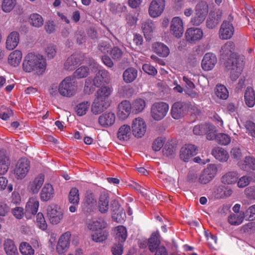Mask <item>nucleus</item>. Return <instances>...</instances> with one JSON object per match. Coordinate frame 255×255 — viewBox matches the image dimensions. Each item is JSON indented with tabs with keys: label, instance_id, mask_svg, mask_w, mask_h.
Listing matches in <instances>:
<instances>
[{
	"label": "nucleus",
	"instance_id": "nucleus-7",
	"mask_svg": "<svg viewBox=\"0 0 255 255\" xmlns=\"http://www.w3.org/2000/svg\"><path fill=\"white\" fill-rule=\"evenodd\" d=\"M47 214L50 222L53 225H57L63 218V213L55 205H49L47 209Z\"/></svg>",
	"mask_w": 255,
	"mask_h": 255
},
{
	"label": "nucleus",
	"instance_id": "nucleus-59",
	"mask_svg": "<svg viewBox=\"0 0 255 255\" xmlns=\"http://www.w3.org/2000/svg\"><path fill=\"white\" fill-rule=\"evenodd\" d=\"M241 231L249 234L254 233L255 232V222H249L245 224L242 227Z\"/></svg>",
	"mask_w": 255,
	"mask_h": 255
},
{
	"label": "nucleus",
	"instance_id": "nucleus-32",
	"mask_svg": "<svg viewBox=\"0 0 255 255\" xmlns=\"http://www.w3.org/2000/svg\"><path fill=\"white\" fill-rule=\"evenodd\" d=\"M152 48L154 52L161 57H166L169 54L168 47L162 43L156 42L154 43Z\"/></svg>",
	"mask_w": 255,
	"mask_h": 255
},
{
	"label": "nucleus",
	"instance_id": "nucleus-3",
	"mask_svg": "<svg viewBox=\"0 0 255 255\" xmlns=\"http://www.w3.org/2000/svg\"><path fill=\"white\" fill-rule=\"evenodd\" d=\"M244 63L243 58H234L227 60L226 68L230 71V78L233 82L236 81L241 74Z\"/></svg>",
	"mask_w": 255,
	"mask_h": 255
},
{
	"label": "nucleus",
	"instance_id": "nucleus-34",
	"mask_svg": "<svg viewBox=\"0 0 255 255\" xmlns=\"http://www.w3.org/2000/svg\"><path fill=\"white\" fill-rule=\"evenodd\" d=\"M212 152L217 159L222 162L227 161L229 157L228 152L222 147H215Z\"/></svg>",
	"mask_w": 255,
	"mask_h": 255
},
{
	"label": "nucleus",
	"instance_id": "nucleus-14",
	"mask_svg": "<svg viewBox=\"0 0 255 255\" xmlns=\"http://www.w3.org/2000/svg\"><path fill=\"white\" fill-rule=\"evenodd\" d=\"M235 44L232 41L227 42L222 47L220 51L221 55L223 59H229L241 58L234 53Z\"/></svg>",
	"mask_w": 255,
	"mask_h": 255
},
{
	"label": "nucleus",
	"instance_id": "nucleus-19",
	"mask_svg": "<svg viewBox=\"0 0 255 255\" xmlns=\"http://www.w3.org/2000/svg\"><path fill=\"white\" fill-rule=\"evenodd\" d=\"M96 203L94 195L92 193H87L82 205V211L85 213H90L95 209Z\"/></svg>",
	"mask_w": 255,
	"mask_h": 255
},
{
	"label": "nucleus",
	"instance_id": "nucleus-58",
	"mask_svg": "<svg viewBox=\"0 0 255 255\" xmlns=\"http://www.w3.org/2000/svg\"><path fill=\"white\" fill-rule=\"evenodd\" d=\"M133 92V90L129 85L122 87L119 91L120 94L122 96L127 98L131 96Z\"/></svg>",
	"mask_w": 255,
	"mask_h": 255
},
{
	"label": "nucleus",
	"instance_id": "nucleus-4",
	"mask_svg": "<svg viewBox=\"0 0 255 255\" xmlns=\"http://www.w3.org/2000/svg\"><path fill=\"white\" fill-rule=\"evenodd\" d=\"M168 110L169 106L166 103H155L151 106V116L155 121H160L166 116Z\"/></svg>",
	"mask_w": 255,
	"mask_h": 255
},
{
	"label": "nucleus",
	"instance_id": "nucleus-1",
	"mask_svg": "<svg viewBox=\"0 0 255 255\" xmlns=\"http://www.w3.org/2000/svg\"><path fill=\"white\" fill-rule=\"evenodd\" d=\"M46 67V60L43 56L32 52L25 56L22 63L24 71L28 73L34 72L38 75L42 74Z\"/></svg>",
	"mask_w": 255,
	"mask_h": 255
},
{
	"label": "nucleus",
	"instance_id": "nucleus-18",
	"mask_svg": "<svg viewBox=\"0 0 255 255\" xmlns=\"http://www.w3.org/2000/svg\"><path fill=\"white\" fill-rule=\"evenodd\" d=\"M217 62L216 55L211 53H207L204 56L201 66L203 70L209 71L212 70Z\"/></svg>",
	"mask_w": 255,
	"mask_h": 255
},
{
	"label": "nucleus",
	"instance_id": "nucleus-51",
	"mask_svg": "<svg viewBox=\"0 0 255 255\" xmlns=\"http://www.w3.org/2000/svg\"><path fill=\"white\" fill-rule=\"evenodd\" d=\"M154 27V23L150 19H147L142 23L141 28L145 35L152 32Z\"/></svg>",
	"mask_w": 255,
	"mask_h": 255
},
{
	"label": "nucleus",
	"instance_id": "nucleus-43",
	"mask_svg": "<svg viewBox=\"0 0 255 255\" xmlns=\"http://www.w3.org/2000/svg\"><path fill=\"white\" fill-rule=\"evenodd\" d=\"M30 24L35 27H40L43 25L44 20L42 16L38 13L30 14L29 18Z\"/></svg>",
	"mask_w": 255,
	"mask_h": 255
},
{
	"label": "nucleus",
	"instance_id": "nucleus-31",
	"mask_svg": "<svg viewBox=\"0 0 255 255\" xmlns=\"http://www.w3.org/2000/svg\"><path fill=\"white\" fill-rule=\"evenodd\" d=\"M22 57V52L15 50L10 53L8 57V63L13 67L18 66L21 62Z\"/></svg>",
	"mask_w": 255,
	"mask_h": 255
},
{
	"label": "nucleus",
	"instance_id": "nucleus-22",
	"mask_svg": "<svg viewBox=\"0 0 255 255\" xmlns=\"http://www.w3.org/2000/svg\"><path fill=\"white\" fill-rule=\"evenodd\" d=\"M55 194L53 186L50 183H45L40 193V198L42 201L46 202L53 198Z\"/></svg>",
	"mask_w": 255,
	"mask_h": 255
},
{
	"label": "nucleus",
	"instance_id": "nucleus-62",
	"mask_svg": "<svg viewBox=\"0 0 255 255\" xmlns=\"http://www.w3.org/2000/svg\"><path fill=\"white\" fill-rule=\"evenodd\" d=\"M207 125L208 124L199 125L195 126L193 129L194 134L197 135L205 134L206 133Z\"/></svg>",
	"mask_w": 255,
	"mask_h": 255
},
{
	"label": "nucleus",
	"instance_id": "nucleus-16",
	"mask_svg": "<svg viewBox=\"0 0 255 255\" xmlns=\"http://www.w3.org/2000/svg\"><path fill=\"white\" fill-rule=\"evenodd\" d=\"M71 236L69 232H65L61 236L56 246V251L58 254H64L68 250L70 245Z\"/></svg>",
	"mask_w": 255,
	"mask_h": 255
},
{
	"label": "nucleus",
	"instance_id": "nucleus-38",
	"mask_svg": "<svg viewBox=\"0 0 255 255\" xmlns=\"http://www.w3.org/2000/svg\"><path fill=\"white\" fill-rule=\"evenodd\" d=\"M246 104L249 107H253L255 105V92L253 88L248 87L245 93Z\"/></svg>",
	"mask_w": 255,
	"mask_h": 255
},
{
	"label": "nucleus",
	"instance_id": "nucleus-60",
	"mask_svg": "<svg viewBox=\"0 0 255 255\" xmlns=\"http://www.w3.org/2000/svg\"><path fill=\"white\" fill-rule=\"evenodd\" d=\"M98 48L99 50L102 53L106 54L108 53L111 49V45L110 43L107 41H102L99 42Z\"/></svg>",
	"mask_w": 255,
	"mask_h": 255
},
{
	"label": "nucleus",
	"instance_id": "nucleus-61",
	"mask_svg": "<svg viewBox=\"0 0 255 255\" xmlns=\"http://www.w3.org/2000/svg\"><path fill=\"white\" fill-rule=\"evenodd\" d=\"M110 55L114 60L117 61L122 58L123 55V52L119 47H114L111 50Z\"/></svg>",
	"mask_w": 255,
	"mask_h": 255
},
{
	"label": "nucleus",
	"instance_id": "nucleus-15",
	"mask_svg": "<svg viewBox=\"0 0 255 255\" xmlns=\"http://www.w3.org/2000/svg\"><path fill=\"white\" fill-rule=\"evenodd\" d=\"M197 153V148L193 144H185L180 151V157L185 162H188L190 158Z\"/></svg>",
	"mask_w": 255,
	"mask_h": 255
},
{
	"label": "nucleus",
	"instance_id": "nucleus-47",
	"mask_svg": "<svg viewBox=\"0 0 255 255\" xmlns=\"http://www.w3.org/2000/svg\"><path fill=\"white\" fill-rule=\"evenodd\" d=\"M196 13L206 18L208 13V5L205 1H201L196 6Z\"/></svg>",
	"mask_w": 255,
	"mask_h": 255
},
{
	"label": "nucleus",
	"instance_id": "nucleus-23",
	"mask_svg": "<svg viewBox=\"0 0 255 255\" xmlns=\"http://www.w3.org/2000/svg\"><path fill=\"white\" fill-rule=\"evenodd\" d=\"M110 197L108 193H102L98 199V206L101 213H106L109 211L110 206Z\"/></svg>",
	"mask_w": 255,
	"mask_h": 255
},
{
	"label": "nucleus",
	"instance_id": "nucleus-55",
	"mask_svg": "<svg viewBox=\"0 0 255 255\" xmlns=\"http://www.w3.org/2000/svg\"><path fill=\"white\" fill-rule=\"evenodd\" d=\"M205 133L207 134L206 137L208 140L216 139V135L218 134L215 127L211 124L207 125Z\"/></svg>",
	"mask_w": 255,
	"mask_h": 255
},
{
	"label": "nucleus",
	"instance_id": "nucleus-10",
	"mask_svg": "<svg viewBox=\"0 0 255 255\" xmlns=\"http://www.w3.org/2000/svg\"><path fill=\"white\" fill-rule=\"evenodd\" d=\"M131 128L133 134L137 138H140L146 132V125L143 119L137 118L132 121Z\"/></svg>",
	"mask_w": 255,
	"mask_h": 255
},
{
	"label": "nucleus",
	"instance_id": "nucleus-44",
	"mask_svg": "<svg viewBox=\"0 0 255 255\" xmlns=\"http://www.w3.org/2000/svg\"><path fill=\"white\" fill-rule=\"evenodd\" d=\"M90 105V102L88 101H84L78 104L75 108V113L78 116L85 115L89 109Z\"/></svg>",
	"mask_w": 255,
	"mask_h": 255
},
{
	"label": "nucleus",
	"instance_id": "nucleus-53",
	"mask_svg": "<svg viewBox=\"0 0 255 255\" xmlns=\"http://www.w3.org/2000/svg\"><path fill=\"white\" fill-rule=\"evenodd\" d=\"M35 224L36 226L42 230H45L47 225L42 213L39 212L36 216Z\"/></svg>",
	"mask_w": 255,
	"mask_h": 255
},
{
	"label": "nucleus",
	"instance_id": "nucleus-12",
	"mask_svg": "<svg viewBox=\"0 0 255 255\" xmlns=\"http://www.w3.org/2000/svg\"><path fill=\"white\" fill-rule=\"evenodd\" d=\"M187 109L188 106L185 103L182 102H175L171 108V116L175 120H179L184 116Z\"/></svg>",
	"mask_w": 255,
	"mask_h": 255
},
{
	"label": "nucleus",
	"instance_id": "nucleus-13",
	"mask_svg": "<svg viewBox=\"0 0 255 255\" xmlns=\"http://www.w3.org/2000/svg\"><path fill=\"white\" fill-rule=\"evenodd\" d=\"M84 59V55L81 53H75L69 56L64 63V69L72 71L74 70L78 65Z\"/></svg>",
	"mask_w": 255,
	"mask_h": 255
},
{
	"label": "nucleus",
	"instance_id": "nucleus-48",
	"mask_svg": "<svg viewBox=\"0 0 255 255\" xmlns=\"http://www.w3.org/2000/svg\"><path fill=\"white\" fill-rule=\"evenodd\" d=\"M117 234L116 239L119 243L124 242L127 237V233L126 228L123 226H120L117 228Z\"/></svg>",
	"mask_w": 255,
	"mask_h": 255
},
{
	"label": "nucleus",
	"instance_id": "nucleus-57",
	"mask_svg": "<svg viewBox=\"0 0 255 255\" xmlns=\"http://www.w3.org/2000/svg\"><path fill=\"white\" fill-rule=\"evenodd\" d=\"M246 220L253 221L255 219V204L249 207L244 212Z\"/></svg>",
	"mask_w": 255,
	"mask_h": 255
},
{
	"label": "nucleus",
	"instance_id": "nucleus-64",
	"mask_svg": "<svg viewBox=\"0 0 255 255\" xmlns=\"http://www.w3.org/2000/svg\"><path fill=\"white\" fill-rule=\"evenodd\" d=\"M45 53L48 58H53L56 54V50L55 46L53 45H48L45 48Z\"/></svg>",
	"mask_w": 255,
	"mask_h": 255
},
{
	"label": "nucleus",
	"instance_id": "nucleus-25",
	"mask_svg": "<svg viewBox=\"0 0 255 255\" xmlns=\"http://www.w3.org/2000/svg\"><path fill=\"white\" fill-rule=\"evenodd\" d=\"M19 41V34L18 32H11L7 36L6 41V47L11 50L15 48Z\"/></svg>",
	"mask_w": 255,
	"mask_h": 255
},
{
	"label": "nucleus",
	"instance_id": "nucleus-8",
	"mask_svg": "<svg viewBox=\"0 0 255 255\" xmlns=\"http://www.w3.org/2000/svg\"><path fill=\"white\" fill-rule=\"evenodd\" d=\"M165 6V0H152L148 8L149 15L153 18L159 16L163 13Z\"/></svg>",
	"mask_w": 255,
	"mask_h": 255
},
{
	"label": "nucleus",
	"instance_id": "nucleus-21",
	"mask_svg": "<svg viewBox=\"0 0 255 255\" xmlns=\"http://www.w3.org/2000/svg\"><path fill=\"white\" fill-rule=\"evenodd\" d=\"M115 115L112 112L105 113L99 117V124L104 128L112 126L115 122Z\"/></svg>",
	"mask_w": 255,
	"mask_h": 255
},
{
	"label": "nucleus",
	"instance_id": "nucleus-27",
	"mask_svg": "<svg viewBox=\"0 0 255 255\" xmlns=\"http://www.w3.org/2000/svg\"><path fill=\"white\" fill-rule=\"evenodd\" d=\"M9 165L10 160L6 155V151L0 150V175H3L7 172Z\"/></svg>",
	"mask_w": 255,
	"mask_h": 255
},
{
	"label": "nucleus",
	"instance_id": "nucleus-20",
	"mask_svg": "<svg viewBox=\"0 0 255 255\" xmlns=\"http://www.w3.org/2000/svg\"><path fill=\"white\" fill-rule=\"evenodd\" d=\"M203 35L202 30L198 28H188L185 32L186 38L190 42H195L200 40Z\"/></svg>",
	"mask_w": 255,
	"mask_h": 255
},
{
	"label": "nucleus",
	"instance_id": "nucleus-26",
	"mask_svg": "<svg viewBox=\"0 0 255 255\" xmlns=\"http://www.w3.org/2000/svg\"><path fill=\"white\" fill-rule=\"evenodd\" d=\"M160 243L159 240V234L158 232L153 233L147 241H145V244L148 245V249L151 252H154Z\"/></svg>",
	"mask_w": 255,
	"mask_h": 255
},
{
	"label": "nucleus",
	"instance_id": "nucleus-45",
	"mask_svg": "<svg viewBox=\"0 0 255 255\" xmlns=\"http://www.w3.org/2000/svg\"><path fill=\"white\" fill-rule=\"evenodd\" d=\"M216 95L221 99L226 100L229 97V92L227 88L223 85L218 84L215 89Z\"/></svg>",
	"mask_w": 255,
	"mask_h": 255
},
{
	"label": "nucleus",
	"instance_id": "nucleus-41",
	"mask_svg": "<svg viewBox=\"0 0 255 255\" xmlns=\"http://www.w3.org/2000/svg\"><path fill=\"white\" fill-rule=\"evenodd\" d=\"M105 227L106 223L103 221L92 220L90 221L88 224V228L93 233L104 230Z\"/></svg>",
	"mask_w": 255,
	"mask_h": 255
},
{
	"label": "nucleus",
	"instance_id": "nucleus-29",
	"mask_svg": "<svg viewBox=\"0 0 255 255\" xmlns=\"http://www.w3.org/2000/svg\"><path fill=\"white\" fill-rule=\"evenodd\" d=\"M113 89L109 86H103L96 92V98L98 100L108 102V98L112 92Z\"/></svg>",
	"mask_w": 255,
	"mask_h": 255
},
{
	"label": "nucleus",
	"instance_id": "nucleus-2",
	"mask_svg": "<svg viewBox=\"0 0 255 255\" xmlns=\"http://www.w3.org/2000/svg\"><path fill=\"white\" fill-rule=\"evenodd\" d=\"M77 91V83L74 78L67 77L59 84V93L63 97H71Z\"/></svg>",
	"mask_w": 255,
	"mask_h": 255
},
{
	"label": "nucleus",
	"instance_id": "nucleus-33",
	"mask_svg": "<svg viewBox=\"0 0 255 255\" xmlns=\"http://www.w3.org/2000/svg\"><path fill=\"white\" fill-rule=\"evenodd\" d=\"M233 193L231 189L223 186L217 187L214 191V196L216 199H222L230 197Z\"/></svg>",
	"mask_w": 255,
	"mask_h": 255
},
{
	"label": "nucleus",
	"instance_id": "nucleus-49",
	"mask_svg": "<svg viewBox=\"0 0 255 255\" xmlns=\"http://www.w3.org/2000/svg\"><path fill=\"white\" fill-rule=\"evenodd\" d=\"M16 0H3L1 3V9L4 12H10L15 7Z\"/></svg>",
	"mask_w": 255,
	"mask_h": 255
},
{
	"label": "nucleus",
	"instance_id": "nucleus-6",
	"mask_svg": "<svg viewBox=\"0 0 255 255\" xmlns=\"http://www.w3.org/2000/svg\"><path fill=\"white\" fill-rule=\"evenodd\" d=\"M217 172V167L215 164H209L201 173L199 177V182L201 184H207L210 182Z\"/></svg>",
	"mask_w": 255,
	"mask_h": 255
},
{
	"label": "nucleus",
	"instance_id": "nucleus-56",
	"mask_svg": "<svg viewBox=\"0 0 255 255\" xmlns=\"http://www.w3.org/2000/svg\"><path fill=\"white\" fill-rule=\"evenodd\" d=\"M89 72V70L87 67L81 66L74 72V76L77 78H84L88 75Z\"/></svg>",
	"mask_w": 255,
	"mask_h": 255
},
{
	"label": "nucleus",
	"instance_id": "nucleus-11",
	"mask_svg": "<svg viewBox=\"0 0 255 255\" xmlns=\"http://www.w3.org/2000/svg\"><path fill=\"white\" fill-rule=\"evenodd\" d=\"M170 32L175 37H181L184 32L183 22L179 16L174 17L171 21Z\"/></svg>",
	"mask_w": 255,
	"mask_h": 255
},
{
	"label": "nucleus",
	"instance_id": "nucleus-30",
	"mask_svg": "<svg viewBox=\"0 0 255 255\" xmlns=\"http://www.w3.org/2000/svg\"><path fill=\"white\" fill-rule=\"evenodd\" d=\"M137 70L133 67L127 68L123 73V78L126 83H130L133 82L137 77Z\"/></svg>",
	"mask_w": 255,
	"mask_h": 255
},
{
	"label": "nucleus",
	"instance_id": "nucleus-54",
	"mask_svg": "<svg viewBox=\"0 0 255 255\" xmlns=\"http://www.w3.org/2000/svg\"><path fill=\"white\" fill-rule=\"evenodd\" d=\"M216 140L219 144L226 145L230 143L231 137L227 134L219 133L217 134Z\"/></svg>",
	"mask_w": 255,
	"mask_h": 255
},
{
	"label": "nucleus",
	"instance_id": "nucleus-63",
	"mask_svg": "<svg viewBox=\"0 0 255 255\" xmlns=\"http://www.w3.org/2000/svg\"><path fill=\"white\" fill-rule=\"evenodd\" d=\"M246 128L248 134L255 138V124L251 121H248L246 124Z\"/></svg>",
	"mask_w": 255,
	"mask_h": 255
},
{
	"label": "nucleus",
	"instance_id": "nucleus-42",
	"mask_svg": "<svg viewBox=\"0 0 255 255\" xmlns=\"http://www.w3.org/2000/svg\"><path fill=\"white\" fill-rule=\"evenodd\" d=\"M108 235V232L106 230H104L93 233L91 234V237L94 242L102 243L107 240Z\"/></svg>",
	"mask_w": 255,
	"mask_h": 255
},
{
	"label": "nucleus",
	"instance_id": "nucleus-50",
	"mask_svg": "<svg viewBox=\"0 0 255 255\" xmlns=\"http://www.w3.org/2000/svg\"><path fill=\"white\" fill-rule=\"evenodd\" d=\"M69 201L72 204L78 205L79 202V190L77 188H72L69 192L68 196Z\"/></svg>",
	"mask_w": 255,
	"mask_h": 255
},
{
	"label": "nucleus",
	"instance_id": "nucleus-5",
	"mask_svg": "<svg viewBox=\"0 0 255 255\" xmlns=\"http://www.w3.org/2000/svg\"><path fill=\"white\" fill-rule=\"evenodd\" d=\"M233 20V16L229 15L228 20H224L222 23L219 32V37L221 39H229L233 36L235 29L232 23Z\"/></svg>",
	"mask_w": 255,
	"mask_h": 255
},
{
	"label": "nucleus",
	"instance_id": "nucleus-40",
	"mask_svg": "<svg viewBox=\"0 0 255 255\" xmlns=\"http://www.w3.org/2000/svg\"><path fill=\"white\" fill-rule=\"evenodd\" d=\"M4 249L7 255H18V253L14 242L10 239L4 241Z\"/></svg>",
	"mask_w": 255,
	"mask_h": 255
},
{
	"label": "nucleus",
	"instance_id": "nucleus-28",
	"mask_svg": "<svg viewBox=\"0 0 255 255\" xmlns=\"http://www.w3.org/2000/svg\"><path fill=\"white\" fill-rule=\"evenodd\" d=\"M108 106V102L98 100L96 98L92 104L91 111L94 114L98 115L102 113Z\"/></svg>",
	"mask_w": 255,
	"mask_h": 255
},
{
	"label": "nucleus",
	"instance_id": "nucleus-35",
	"mask_svg": "<svg viewBox=\"0 0 255 255\" xmlns=\"http://www.w3.org/2000/svg\"><path fill=\"white\" fill-rule=\"evenodd\" d=\"M39 205V201L36 198H30L26 203L25 210L27 213L33 215L36 214L37 212Z\"/></svg>",
	"mask_w": 255,
	"mask_h": 255
},
{
	"label": "nucleus",
	"instance_id": "nucleus-37",
	"mask_svg": "<svg viewBox=\"0 0 255 255\" xmlns=\"http://www.w3.org/2000/svg\"><path fill=\"white\" fill-rule=\"evenodd\" d=\"M245 219L244 212L241 211V213L231 214L228 218V222L233 226H238L241 224Z\"/></svg>",
	"mask_w": 255,
	"mask_h": 255
},
{
	"label": "nucleus",
	"instance_id": "nucleus-17",
	"mask_svg": "<svg viewBox=\"0 0 255 255\" xmlns=\"http://www.w3.org/2000/svg\"><path fill=\"white\" fill-rule=\"evenodd\" d=\"M131 110V105L129 101H122L118 106V117L122 120H126L129 116Z\"/></svg>",
	"mask_w": 255,
	"mask_h": 255
},
{
	"label": "nucleus",
	"instance_id": "nucleus-46",
	"mask_svg": "<svg viewBox=\"0 0 255 255\" xmlns=\"http://www.w3.org/2000/svg\"><path fill=\"white\" fill-rule=\"evenodd\" d=\"M145 102L142 99L135 100L132 103L131 109L135 114L142 112L145 107Z\"/></svg>",
	"mask_w": 255,
	"mask_h": 255
},
{
	"label": "nucleus",
	"instance_id": "nucleus-52",
	"mask_svg": "<svg viewBox=\"0 0 255 255\" xmlns=\"http://www.w3.org/2000/svg\"><path fill=\"white\" fill-rule=\"evenodd\" d=\"M19 249L23 255H33L34 254V250L26 242L21 243L19 246Z\"/></svg>",
	"mask_w": 255,
	"mask_h": 255
},
{
	"label": "nucleus",
	"instance_id": "nucleus-24",
	"mask_svg": "<svg viewBox=\"0 0 255 255\" xmlns=\"http://www.w3.org/2000/svg\"><path fill=\"white\" fill-rule=\"evenodd\" d=\"M44 181V175L40 174L29 182L28 188L33 194H37L43 185Z\"/></svg>",
	"mask_w": 255,
	"mask_h": 255
},
{
	"label": "nucleus",
	"instance_id": "nucleus-9",
	"mask_svg": "<svg viewBox=\"0 0 255 255\" xmlns=\"http://www.w3.org/2000/svg\"><path fill=\"white\" fill-rule=\"evenodd\" d=\"M30 164L25 158L19 159L14 170V174L18 179H22L25 177L29 170Z\"/></svg>",
	"mask_w": 255,
	"mask_h": 255
},
{
	"label": "nucleus",
	"instance_id": "nucleus-36",
	"mask_svg": "<svg viewBox=\"0 0 255 255\" xmlns=\"http://www.w3.org/2000/svg\"><path fill=\"white\" fill-rule=\"evenodd\" d=\"M131 135V129L129 126L124 125L119 129L117 136L121 140H127Z\"/></svg>",
	"mask_w": 255,
	"mask_h": 255
},
{
	"label": "nucleus",
	"instance_id": "nucleus-39",
	"mask_svg": "<svg viewBox=\"0 0 255 255\" xmlns=\"http://www.w3.org/2000/svg\"><path fill=\"white\" fill-rule=\"evenodd\" d=\"M238 178L236 172H228L222 176L221 181L224 184H234L237 182Z\"/></svg>",
	"mask_w": 255,
	"mask_h": 255
}]
</instances>
